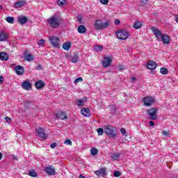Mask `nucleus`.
I'll return each mask as SVG.
<instances>
[{"mask_svg":"<svg viewBox=\"0 0 178 178\" xmlns=\"http://www.w3.org/2000/svg\"><path fill=\"white\" fill-rule=\"evenodd\" d=\"M65 144L67 145H72V141L70 139H67L65 141Z\"/></svg>","mask_w":178,"mask_h":178,"instance_id":"79ce46f5","label":"nucleus"},{"mask_svg":"<svg viewBox=\"0 0 178 178\" xmlns=\"http://www.w3.org/2000/svg\"><path fill=\"white\" fill-rule=\"evenodd\" d=\"M49 42L51 43L52 46L54 48H60L59 44V38L58 37H55L54 35L49 37Z\"/></svg>","mask_w":178,"mask_h":178,"instance_id":"6e6552de","label":"nucleus"},{"mask_svg":"<svg viewBox=\"0 0 178 178\" xmlns=\"http://www.w3.org/2000/svg\"><path fill=\"white\" fill-rule=\"evenodd\" d=\"M84 102H82L81 99H78L76 100V106H83L84 105Z\"/></svg>","mask_w":178,"mask_h":178,"instance_id":"e433bc0d","label":"nucleus"},{"mask_svg":"<svg viewBox=\"0 0 178 178\" xmlns=\"http://www.w3.org/2000/svg\"><path fill=\"white\" fill-rule=\"evenodd\" d=\"M109 108L111 112L115 113L116 112V106L115 105H110Z\"/></svg>","mask_w":178,"mask_h":178,"instance_id":"c9c22d12","label":"nucleus"},{"mask_svg":"<svg viewBox=\"0 0 178 178\" xmlns=\"http://www.w3.org/2000/svg\"><path fill=\"white\" fill-rule=\"evenodd\" d=\"M47 23L49 26L52 29L58 28L63 23V19L60 16L58 15H53L47 19Z\"/></svg>","mask_w":178,"mask_h":178,"instance_id":"f03ea898","label":"nucleus"},{"mask_svg":"<svg viewBox=\"0 0 178 178\" xmlns=\"http://www.w3.org/2000/svg\"><path fill=\"white\" fill-rule=\"evenodd\" d=\"M147 67L149 70H154L157 67V63L154 61H149L147 63Z\"/></svg>","mask_w":178,"mask_h":178,"instance_id":"f3484780","label":"nucleus"},{"mask_svg":"<svg viewBox=\"0 0 178 178\" xmlns=\"http://www.w3.org/2000/svg\"><path fill=\"white\" fill-rule=\"evenodd\" d=\"M36 134L40 140H47V135L45 134L44 129L43 128L38 127L36 129Z\"/></svg>","mask_w":178,"mask_h":178,"instance_id":"0eeeda50","label":"nucleus"},{"mask_svg":"<svg viewBox=\"0 0 178 178\" xmlns=\"http://www.w3.org/2000/svg\"><path fill=\"white\" fill-rule=\"evenodd\" d=\"M3 8L2 6L0 5V10H1Z\"/></svg>","mask_w":178,"mask_h":178,"instance_id":"680f3d73","label":"nucleus"},{"mask_svg":"<svg viewBox=\"0 0 178 178\" xmlns=\"http://www.w3.org/2000/svg\"><path fill=\"white\" fill-rule=\"evenodd\" d=\"M147 114L149 115V118L151 119L152 120H158V116L156 115L158 112V109L155 108H152L151 109L147 110L146 111Z\"/></svg>","mask_w":178,"mask_h":178,"instance_id":"423d86ee","label":"nucleus"},{"mask_svg":"<svg viewBox=\"0 0 178 178\" xmlns=\"http://www.w3.org/2000/svg\"><path fill=\"white\" fill-rule=\"evenodd\" d=\"M120 154H111V159H113V161H118L120 159Z\"/></svg>","mask_w":178,"mask_h":178,"instance_id":"cd10ccee","label":"nucleus"},{"mask_svg":"<svg viewBox=\"0 0 178 178\" xmlns=\"http://www.w3.org/2000/svg\"><path fill=\"white\" fill-rule=\"evenodd\" d=\"M143 22L137 21L136 22H134L133 27L136 29V30H139L142 28Z\"/></svg>","mask_w":178,"mask_h":178,"instance_id":"412c9836","label":"nucleus"},{"mask_svg":"<svg viewBox=\"0 0 178 178\" xmlns=\"http://www.w3.org/2000/svg\"><path fill=\"white\" fill-rule=\"evenodd\" d=\"M36 70H42V67L41 66V65H38L36 67Z\"/></svg>","mask_w":178,"mask_h":178,"instance_id":"3c124183","label":"nucleus"},{"mask_svg":"<svg viewBox=\"0 0 178 178\" xmlns=\"http://www.w3.org/2000/svg\"><path fill=\"white\" fill-rule=\"evenodd\" d=\"M78 31L80 34H84L86 32V28L84 25H80L78 27Z\"/></svg>","mask_w":178,"mask_h":178,"instance_id":"b1692460","label":"nucleus"},{"mask_svg":"<svg viewBox=\"0 0 178 178\" xmlns=\"http://www.w3.org/2000/svg\"><path fill=\"white\" fill-rule=\"evenodd\" d=\"M121 134H122V136H127V130H125V129H120Z\"/></svg>","mask_w":178,"mask_h":178,"instance_id":"37998d69","label":"nucleus"},{"mask_svg":"<svg viewBox=\"0 0 178 178\" xmlns=\"http://www.w3.org/2000/svg\"><path fill=\"white\" fill-rule=\"evenodd\" d=\"M45 172L49 175H54L56 173L55 169L53 166H47L45 168Z\"/></svg>","mask_w":178,"mask_h":178,"instance_id":"ddd939ff","label":"nucleus"},{"mask_svg":"<svg viewBox=\"0 0 178 178\" xmlns=\"http://www.w3.org/2000/svg\"><path fill=\"white\" fill-rule=\"evenodd\" d=\"M154 99L151 97H147L143 99V103L145 106H149L154 104Z\"/></svg>","mask_w":178,"mask_h":178,"instance_id":"9b49d317","label":"nucleus"},{"mask_svg":"<svg viewBox=\"0 0 178 178\" xmlns=\"http://www.w3.org/2000/svg\"><path fill=\"white\" fill-rule=\"evenodd\" d=\"M45 86V83L42 81H38L35 83V87L37 88V89H41L43 88Z\"/></svg>","mask_w":178,"mask_h":178,"instance_id":"5701e85b","label":"nucleus"},{"mask_svg":"<svg viewBox=\"0 0 178 178\" xmlns=\"http://www.w3.org/2000/svg\"><path fill=\"white\" fill-rule=\"evenodd\" d=\"M113 175L115 177H120V176L121 175V172L115 170V171H114Z\"/></svg>","mask_w":178,"mask_h":178,"instance_id":"a19ab883","label":"nucleus"},{"mask_svg":"<svg viewBox=\"0 0 178 178\" xmlns=\"http://www.w3.org/2000/svg\"><path fill=\"white\" fill-rule=\"evenodd\" d=\"M129 35V32L124 29H121L117 32V37L119 40H126Z\"/></svg>","mask_w":178,"mask_h":178,"instance_id":"39448f33","label":"nucleus"},{"mask_svg":"<svg viewBox=\"0 0 178 178\" xmlns=\"http://www.w3.org/2000/svg\"><path fill=\"white\" fill-rule=\"evenodd\" d=\"M102 49H103V47H102V46H101V45H96V46H95V47H94V50H95L96 52H102Z\"/></svg>","mask_w":178,"mask_h":178,"instance_id":"c85d7f7f","label":"nucleus"},{"mask_svg":"<svg viewBox=\"0 0 178 178\" xmlns=\"http://www.w3.org/2000/svg\"><path fill=\"white\" fill-rule=\"evenodd\" d=\"M79 178H86V177L84 175H80Z\"/></svg>","mask_w":178,"mask_h":178,"instance_id":"bf43d9fd","label":"nucleus"},{"mask_svg":"<svg viewBox=\"0 0 178 178\" xmlns=\"http://www.w3.org/2000/svg\"><path fill=\"white\" fill-rule=\"evenodd\" d=\"M141 3H143L144 5H146L148 3V0H141Z\"/></svg>","mask_w":178,"mask_h":178,"instance_id":"603ef678","label":"nucleus"},{"mask_svg":"<svg viewBox=\"0 0 178 178\" xmlns=\"http://www.w3.org/2000/svg\"><path fill=\"white\" fill-rule=\"evenodd\" d=\"M44 43H45L44 40V39H41V40H39L38 44L39 47H44Z\"/></svg>","mask_w":178,"mask_h":178,"instance_id":"72a5a7b5","label":"nucleus"},{"mask_svg":"<svg viewBox=\"0 0 178 178\" xmlns=\"http://www.w3.org/2000/svg\"><path fill=\"white\" fill-rule=\"evenodd\" d=\"M8 40V34L5 32L0 33V41H6Z\"/></svg>","mask_w":178,"mask_h":178,"instance_id":"393cba45","label":"nucleus"},{"mask_svg":"<svg viewBox=\"0 0 178 178\" xmlns=\"http://www.w3.org/2000/svg\"><path fill=\"white\" fill-rule=\"evenodd\" d=\"M24 59H25V60H26L27 62H31L33 61L35 58L31 54H27L24 56Z\"/></svg>","mask_w":178,"mask_h":178,"instance_id":"4be33fe9","label":"nucleus"},{"mask_svg":"<svg viewBox=\"0 0 178 178\" xmlns=\"http://www.w3.org/2000/svg\"><path fill=\"white\" fill-rule=\"evenodd\" d=\"M79 82H83L82 77H79L78 79L74 80V84H78Z\"/></svg>","mask_w":178,"mask_h":178,"instance_id":"ea45409f","label":"nucleus"},{"mask_svg":"<svg viewBox=\"0 0 178 178\" xmlns=\"http://www.w3.org/2000/svg\"><path fill=\"white\" fill-rule=\"evenodd\" d=\"M57 144L56 143H52L51 145H50V147H51V149H54L56 147Z\"/></svg>","mask_w":178,"mask_h":178,"instance_id":"de8ad7c7","label":"nucleus"},{"mask_svg":"<svg viewBox=\"0 0 178 178\" xmlns=\"http://www.w3.org/2000/svg\"><path fill=\"white\" fill-rule=\"evenodd\" d=\"M112 61L113 60L111 57H104L103 62H102L103 67L104 68L108 67L109 65H111Z\"/></svg>","mask_w":178,"mask_h":178,"instance_id":"1a4fd4ad","label":"nucleus"},{"mask_svg":"<svg viewBox=\"0 0 178 178\" xmlns=\"http://www.w3.org/2000/svg\"><path fill=\"white\" fill-rule=\"evenodd\" d=\"M70 48H71V44L69 42H65L63 44V49H65V51H69Z\"/></svg>","mask_w":178,"mask_h":178,"instance_id":"a878e982","label":"nucleus"},{"mask_svg":"<svg viewBox=\"0 0 178 178\" xmlns=\"http://www.w3.org/2000/svg\"><path fill=\"white\" fill-rule=\"evenodd\" d=\"M4 119L6 120V122L7 123H10V122H12V119L10 118L9 117H6Z\"/></svg>","mask_w":178,"mask_h":178,"instance_id":"49530a36","label":"nucleus"},{"mask_svg":"<svg viewBox=\"0 0 178 178\" xmlns=\"http://www.w3.org/2000/svg\"><path fill=\"white\" fill-rule=\"evenodd\" d=\"M111 22L107 20L106 22H102L101 19H96L94 24V29L95 31H102L109 27Z\"/></svg>","mask_w":178,"mask_h":178,"instance_id":"7ed1b4c3","label":"nucleus"},{"mask_svg":"<svg viewBox=\"0 0 178 178\" xmlns=\"http://www.w3.org/2000/svg\"><path fill=\"white\" fill-rule=\"evenodd\" d=\"M15 73H17V75L22 76L24 74V66L18 65L15 67Z\"/></svg>","mask_w":178,"mask_h":178,"instance_id":"f8f14e48","label":"nucleus"},{"mask_svg":"<svg viewBox=\"0 0 178 178\" xmlns=\"http://www.w3.org/2000/svg\"><path fill=\"white\" fill-rule=\"evenodd\" d=\"M151 29L153 34L155 35L156 39L159 40V42H163L164 44H170V38L168 35L163 34L162 32L155 26H152Z\"/></svg>","mask_w":178,"mask_h":178,"instance_id":"f257e3e1","label":"nucleus"},{"mask_svg":"<svg viewBox=\"0 0 178 178\" xmlns=\"http://www.w3.org/2000/svg\"><path fill=\"white\" fill-rule=\"evenodd\" d=\"M160 72L161 74H168V70L165 67H161L160 70Z\"/></svg>","mask_w":178,"mask_h":178,"instance_id":"f704fd0d","label":"nucleus"},{"mask_svg":"<svg viewBox=\"0 0 178 178\" xmlns=\"http://www.w3.org/2000/svg\"><path fill=\"white\" fill-rule=\"evenodd\" d=\"M31 83L29 82L28 81H25L22 82V87L24 90H30L31 89Z\"/></svg>","mask_w":178,"mask_h":178,"instance_id":"dca6fc26","label":"nucleus"},{"mask_svg":"<svg viewBox=\"0 0 178 178\" xmlns=\"http://www.w3.org/2000/svg\"><path fill=\"white\" fill-rule=\"evenodd\" d=\"M56 120H64L67 119L66 113L63 111H59L56 114Z\"/></svg>","mask_w":178,"mask_h":178,"instance_id":"9d476101","label":"nucleus"},{"mask_svg":"<svg viewBox=\"0 0 178 178\" xmlns=\"http://www.w3.org/2000/svg\"><path fill=\"white\" fill-rule=\"evenodd\" d=\"M81 113L86 118L90 117V111L88 108H83L82 110H81Z\"/></svg>","mask_w":178,"mask_h":178,"instance_id":"a211bd4d","label":"nucleus"},{"mask_svg":"<svg viewBox=\"0 0 178 178\" xmlns=\"http://www.w3.org/2000/svg\"><path fill=\"white\" fill-rule=\"evenodd\" d=\"M118 70L119 71H122L124 70V66L123 65H118Z\"/></svg>","mask_w":178,"mask_h":178,"instance_id":"c03bdc74","label":"nucleus"},{"mask_svg":"<svg viewBox=\"0 0 178 178\" xmlns=\"http://www.w3.org/2000/svg\"><path fill=\"white\" fill-rule=\"evenodd\" d=\"M149 127H154V122H152V121H149Z\"/></svg>","mask_w":178,"mask_h":178,"instance_id":"864d4df0","label":"nucleus"},{"mask_svg":"<svg viewBox=\"0 0 178 178\" xmlns=\"http://www.w3.org/2000/svg\"><path fill=\"white\" fill-rule=\"evenodd\" d=\"M100 3L104 6H107L108 4L109 0H99Z\"/></svg>","mask_w":178,"mask_h":178,"instance_id":"58836bf2","label":"nucleus"},{"mask_svg":"<svg viewBox=\"0 0 178 178\" xmlns=\"http://www.w3.org/2000/svg\"><path fill=\"white\" fill-rule=\"evenodd\" d=\"M81 101H82V102H86L87 101V98L86 97H83V99H81Z\"/></svg>","mask_w":178,"mask_h":178,"instance_id":"4d7b16f0","label":"nucleus"},{"mask_svg":"<svg viewBox=\"0 0 178 178\" xmlns=\"http://www.w3.org/2000/svg\"><path fill=\"white\" fill-rule=\"evenodd\" d=\"M28 22V18L25 16H19L17 17V22L22 25L26 24Z\"/></svg>","mask_w":178,"mask_h":178,"instance_id":"2eb2a0df","label":"nucleus"},{"mask_svg":"<svg viewBox=\"0 0 178 178\" xmlns=\"http://www.w3.org/2000/svg\"><path fill=\"white\" fill-rule=\"evenodd\" d=\"M120 24V19L115 20V24L118 25V24Z\"/></svg>","mask_w":178,"mask_h":178,"instance_id":"6e6d98bb","label":"nucleus"},{"mask_svg":"<svg viewBox=\"0 0 178 178\" xmlns=\"http://www.w3.org/2000/svg\"><path fill=\"white\" fill-rule=\"evenodd\" d=\"M78 22H79L80 24H82V17H81V16H79V17H78Z\"/></svg>","mask_w":178,"mask_h":178,"instance_id":"8fccbe9b","label":"nucleus"},{"mask_svg":"<svg viewBox=\"0 0 178 178\" xmlns=\"http://www.w3.org/2000/svg\"><path fill=\"white\" fill-rule=\"evenodd\" d=\"M169 134H170V132H168V131H164L163 132V135L165 136H169Z\"/></svg>","mask_w":178,"mask_h":178,"instance_id":"09e8293b","label":"nucleus"},{"mask_svg":"<svg viewBox=\"0 0 178 178\" xmlns=\"http://www.w3.org/2000/svg\"><path fill=\"white\" fill-rule=\"evenodd\" d=\"M1 159H2V153L0 152V160H1Z\"/></svg>","mask_w":178,"mask_h":178,"instance_id":"052dcab7","label":"nucleus"},{"mask_svg":"<svg viewBox=\"0 0 178 178\" xmlns=\"http://www.w3.org/2000/svg\"><path fill=\"white\" fill-rule=\"evenodd\" d=\"M97 133H98L99 136H103L104 135V131L103 128L97 129Z\"/></svg>","mask_w":178,"mask_h":178,"instance_id":"4c0bfd02","label":"nucleus"},{"mask_svg":"<svg viewBox=\"0 0 178 178\" xmlns=\"http://www.w3.org/2000/svg\"><path fill=\"white\" fill-rule=\"evenodd\" d=\"M26 5V1L24 0H19L15 3V8H19L23 6Z\"/></svg>","mask_w":178,"mask_h":178,"instance_id":"aec40b11","label":"nucleus"},{"mask_svg":"<svg viewBox=\"0 0 178 178\" xmlns=\"http://www.w3.org/2000/svg\"><path fill=\"white\" fill-rule=\"evenodd\" d=\"M90 154L92 156H96L98 154V149L96 147H93L90 150Z\"/></svg>","mask_w":178,"mask_h":178,"instance_id":"7c9ffc66","label":"nucleus"},{"mask_svg":"<svg viewBox=\"0 0 178 178\" xmlns=\"http://www.w3.org/2000/svg\"><path fill=\"white\" fill-rule=\"evenodd\" d=\"M5 79L3 76H0V85L3 84L4 83Z\"/></svg>","mask_w":178,"mask_h":178,"instance_id":"a18cd8bd","label":"nucleus"},{"mask_svg":"<svg viewBox=\"0 0 178 178\" xmlns=\"http://www.w3.org/2000/svg\"><path fill=\"white\" fill-rule=\"evenodd\" d=\"M79 54H74V55L73 56L71 62L73 63H76L79 61Z\"/></svg>","mask_w":178,"mask_h":178,"instance_id":"bb28decb","label":"nucleus"},{"mask_svg":"<svg viewBox=\"0 0 178 178\" xmlns=\"http://www.w3.org/2000/svg\"><path fill=\"white\" fill-rule=\"evenodd\" d=\"M66 3L65 0H58L57 1V4L59 6H63Z\"/></svg>","mask_w":178,"mask_h":178,"instance_id":"473e14b6","label":"nucleus"},{"mask_svg":"<svg viewBox=\"0 0 178 178\" xmlns=\"http://www.w3.org/2000/svg\"><path fill=\"white\" fill-rule=\"evenodd\" d=\"M175 22L177 24H178V15L176 17Z\"/></svg>","mask_w":178,"mask_h":178,"instance_id":"13d9d810","label":"nucleus"},{"mask_svg":"<svg viewBox=\"0 0 178 178\" xmlns=\"http://www.w3.org/2000/svg\"><path fill=\"white\" fill-rule=\"evenodd\" d=\"M29 175L30 177H36L38 175V174H37V172H35V170H31L29 172Z\"/></svg>","mask_w":178,"mask_h":178,"instance_id":"2f4dec72","label":"nucleus"},{"mask_svg":"<svg viewBox=\"0 0 178 178\" xmlns=\"http://www.w3.org/2000/svg\"><path fill=\"white\" fill-rule=\"evenodd\" d=\"M11 159H14L15 161H17V157L15 156V155L11 156Z\"/></svg>","mask_w":178,"mask_h":178,"instance_id":"5fc2aeb1","label":"nucleus"},{"mask_svg":"<svg viewBox=\"0 0 178 178\" xmlns=\"http://www.w3.org/2000/svg\"><path fill=\"white\" fill-rule=\"evenodd\" d=\"M104 129L106 136L110 138L115 139L117 138L118 132L115 127H113L111 125H106Z\"/></svg>","mask_w":178,"mask_h":178,"instance_id":"20e7f679","label":"nucleus"},{"mask_svg":"<svg viewBox=\"0 0 178 178\" xmlns=\"http://www.w3.org/2000/svg\"><path fill=\"white\" fill-rule=\"evenodd\" d=\"M8 59H9L8 54H6L4 51L0 53V60L3 61H8Z\"/></svg>","mask_w":178,"mask_h":178,"instance_id":"6ab92c4d","label":"nucleus"},{"mask_svg":"<svg viewBox=\"0 0 178 178\" xmlns=\"http://www.w3.org/2000/svg\"><path fill=\"white\" fill-rule=\"evenodd\" d=\"M95 175L98 177H104L106 175V168H100L99 170L95 172Z\"/></svg>","mask_w":178,"mask_h":178,"instance_id":"4468645a","label":"nucleus"},{"mask_svg":"<svg viewBox=\"0 0 178 178\" xmlns=\"http://www.w3.org/2000/svg\"><path fill=\"white\" fill-rule=\"evenodd\" d=\"M6 20L8 24H14V17H7Z\"/></svg>","mask_w":178,"mask_h":178,"instance_id":"c756f323","label":"nucleus"}]
</instances>
